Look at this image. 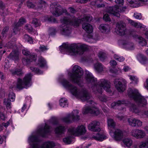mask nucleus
Listing matches in <instances>:
<instances>
[{
	"mask_svg": "<svg viewBox=\"0 0 148 148\" xmlns=\"http://www.w3.org/2000/svg\"><path fill=\"white\" fill-rule=\"evenodd\" d=\"M8 30L9 28L8 27H6L3 29L2 32V34L3 35V37H4V36L5 37L6 36L5 35L6 34V33Z\"/></svg>",
	"mask_w": 148,
	"mask_h": 148,
	"instance_id": "13d9d810",
	"label": "nucleus"
},
{
	"mask_svg": "<svg viewBox=\"0 0 148 148\" xmlns=\"http://www.w3.org/2000/svg\"><path fill=\"white\" fill-rule=\"evenodd\" d=\"M25 22L26 21L25 19L23 18H21L18 21V22L16 25V27L13 29L14 33L16 34V32L18 31V29L17 28V26H21V25L25 23Z\"/></svg>",
	"mask_w": 148,
	"mask_h": 148,
	"instance_id": "473e14b6",
	"label": "nucleus"
},
{
	"mask_svg": "<svg viewBox=\"0 0 148 148\" xmlns=\"http://www.w3.org/2000/svg\"><path fill=\"white\" fill-rule=\"evenodd\" d=\"M82 112L84 114L90 113L95 116H97L100 113L99 110L95 106H85L83 108Z\"/></svg>",
	"mask_w": 148,
	"mask_h": 148,
	"instance_id": "4468645a",
	"label": "nucleus"
},
{
	"mask_svg": "<svg viewBox=\"0 0 148 148\" xmlns=\"http://www.w3.org/2000/svg\"><path fill=\"white\" fill-rule=\"evenodd\" d=\"M123 142L125 146L128 148L130 147L133 144L132 140L128 138H124L123 140Z\"/></svg>",
	"mask_w": 148,
	"mask_h": 148,
	"instance_id": "c756f323",
	"label": "nucleus"
},
{
	"mask_svg": "<svg viewBox=\"0 0 148 148\" xmlns=\"http://www.w3.org/2000/svg\"><path fill=\"white\" fill-rule=\"evenodd\" d=\"M127 82L124 79H116L114 81V84L116 88L120 92H122L125 90L126 86L125 84Z\"/></svg>",
	"mask_w": 148,
	"mask_h": 148,
	"instance_id": "f8f14e48",
	"label": "nucleus"
},
{
	"mask_svg": "<svg viewBox=\"0 0 148 148\" xmlns=\"http://www.w3.org/2000/svg\"><path fill=\"white\" fill-rule=\"evenodd\" d=\"M124 0H115V2L117 4L123 5L124 3Z\"/></svg>",
	"mask_w": 148,
	"mask_h": 148,
	"instance_id": "0e129e2a",
	"label": "nucleus"
},
{
	"mask_svg": "<svg viewBox=\"0 0 148 148\" xmlns=\"http://www.w3.org/2000/svg\"><path fill=\"white\" fill-rule=\"evenodd\" d=\"M66 127L64 125H60L57 126L55 129V133L58 136L64 134L65 132Z\"/></svg>",
	"mask_w": 148,
	"mask_h": 148,
	"instance_id": "aec40b11",
	"label": "nucleus"
},
{
	"mask_svg": "<svg viewBox=\"0 0 148 148\" xmlns=\"http://www.w3.org/2000/svg\"><path fill=\"white\" fill-rule=\"evenodd\" d=\"M19 52L18 49L13 51L10 54L8 58L10 59H12L16 62L19 59Z\"/></svg>",
	"mask_w": 148,
	"mask_h": 148,
	"instance_id": "412c9836",
	"label": "nucleus"
},
{
	"mask_svg": "<svg viewBox=\"0 0 148 148\" xmlns=\"http://www.w3.org/2000/svg\"><path fill=\"white\" fill-rule=\"evenodd\" d=\"M56 32V30L55 28L54 27H51L50 28L49 30V34L51 35H54Z\"/></svg>",
	"mask_w": 148,
	"mask_h": 148,
	"instance_id": "6e6d98bb",
	"label": "nucleus"
},
{
	"mask_svg": "<svg viewBox=\"0 0 148 148\" xmlns=\"http://www.w3.org/2000/svg\"><path fill=\"white\" fill-rule=\"evenodd\" d=\"M103 19L104 20L106 21H110V18L107 14H106L104 15Z\"/></svg>",
	"mask_w": 148,
	"mask_h": 148,
	"instance_id": "680f3d73",
	"label": "nucleus"
},
{
	"mask_svg": "<svg viewBox=\"0 0 148 148\" xmlns=\"http://www.w3.org/2000/svg\"><path fill=\"white\" fill-rule=\"evenodd\" d=\"M69 11L71 13H74L76 12L75 10L72 7H69Z\"/></svg>",
	"mask_w": 148,
	"mask_h": 148,
	"instance_id": "338daca9",
	"label": "nucleus"
},
{
	"mask_svg": "<svg viewBox=\"0 0 148 148\" xmlns=\"http://www.w3.org/2000/svg\"><path fill=\"white\" fill-rule=\"evenodd\" d=\"M82 27L88 33H91L93 31V28L92 26L88 23H83Z\"/></svg>",
	"mask_w": 148,
	"mask_h": 148,
	"instance_id": "4be33fe9",
	"label": "nucleus"
},
{
	"mask_svg": "<svg viewBox=\"0 0 148 148\" xmlns=\"http://www.w3.org/2000/svg\"><path fill=\"white\" fill-rule=\"evenodd\" d=\"M11 101L8 99H5L4 101V104L6 106L7 109L8 110L10 109L11 108Z\"/></svg>",
	"mask_w": 148,
	"mask_h": 148,
	"instance_id": "58836bf2",
	"label": "nucleus"
},
{
	"mask_svg": "<svg viewBox=\"0 0 148 148\" xmlns=\"http://www.w3.org/2000/svg\"><path fill=\"white\" fill-rule=\"evenodd\" d=\"M27 7L29 8H34V5L32 3L28 1L27 2Z\"/></svg>",
	"mask_w": 148,
	"mask_h": 148,
	"instance_id": "e2e57ef3",
	"label": "nucleus"
},
{
	"mask_svg": "<svg viewBox=\"0 0 148 148\" xmlns=\"http://www.w3.org/2000/svg\"><path fill=\"white\" fill-rule=\"evenodd\" d=\"M86 75L87 83L95 92L102 93L103 89L107 92L110 91V83L109 81L102 79L97 82V79L93 77L92 74L88 71H86Z\"/></svg>",
	"mask_w": 148,
	"mask_h": 148,
	"instance_id": "f03ea898",
	"label": "nucleus"
},
{
	"mask_svg": "<svg viewBox=\"0 0 148 148\" xmlns=\"http://www.w3.org/2000/svg\"><path fill=\"white\" fill-rule=\"evenodd\" d=\"M100 31L102 32L107 33L110 31V27L108 25L104 24H101L99 27Z\"/></svg>",
	"mask_w": 148,
	"mask_h": 148,
	"instance_id": "a878e982",
	"label": "nucleus"
},
{
	"mask_svg": "<svg viewBox=\"0 0 148 148\" xmlns=\"http://www.w3.org/2000/svg\"><path fill=\"white\" fill-rule=\"evenodd\" d=\"M85 127L83 125H79L76 128L74 127H70L68 129L69 134L74 136H79L84 134L86 132Z\"/></svg>",
	"mask_w": 148,
	"mask_h": 148,
	"instance_id": "1a4fd4ad",
	"label": "nucleus"
},
{
	"mask_svg": "<svg viewBox=\"0 0 148 148\" xmlns=\"http://www.w3.org/2000/svg\"><path fill=\"white\" fill-rule=\"evenodd\" d=\"M32 24H33L35 27L40 26V21L36 18L33 19L32 22Z\"/></svg>",
	"mask_w": 148,
	"mask_h": 148,
	"instance_id": "a19ab883",
	"label": "nucleus"
},
{
	"mask_svg": "<svg viewBox=\"0 0 148 148\" xmlns=\"http://www.w3.org/2000/svg\"><path fill=\"white\" fill-rule=\"evenodd\" d=\"M131 135L136 138H143L145 136V133L143 131L138 129H135L131 132Z\"/></svg>",
	"mask_w": 148,
	"mask_h": 148,
	"instance_id": "a211bd4d",
	"label": "nucleus"
},
{
	"mask_svg": "<svg viewBox=\"0 0 148 148\" xmlns=\"http://www.w3.org/2000/svg\"><path fill=\"white\" fill-rule=\"evenodd\" d=\"M114 58L115 60L120 62H123L125 60V58L123 57L116 54H114Z\"/></svg>",
	"mask_w": 148,
	"mask_h": 148,
	"instance_id": "49530a36",
	"label": "nucleus"
},
{
	"mask_svg": "<svg viewBox=\"0 0 148 148\" xmlns=\"http://www.w3.org/2000/svg\"><path fill=\"white\" fill-rule=\"evenodd\" d=\"M92 137L96 140L102 141L106 138V136L103 134L98 133L93 135Z\"/></svg>",
	"mask_w": 148,
	"mask_h": 148,
	"instance_id": "bb28decb",
	"label": "nucleus"
},
{
	"mask_svg": "<svg viewBox=\"0 0 148 148\" xmlns=\"http://www.w3.org/2000/svg\"><path fill=\"white\" fill-rule=\"evenodd\" d=\"M129 23L132 25L137 28H139L141 29L145 28V26L140 23H137L135 22L134 21L131 20H128Z\"/></svg>",
	"mask_w": 148,
	"mask_h": 148,
	"instance_id": "7c9ffc66",
	"label": "nucleus"
},
{
	"mask_svg": "<svg viewBox=\"0 0 148 148\" xmlns=\"http://www.w3.org/2000/svg\"><path fill=\"white\" fill-rule=\"evenodd\" d=\"M92 19V17L89 15H84L81 19H78L74 18L72 20H70L66 17H63L60 19L62 23L59 27L61 33L63 35H68L70 34L71 32V29L69 27L68 25L71 24L76 26H78L83 21H90Z\"/></svg>",
	"mask_w": 148,
	"mask_h": 148,
	"instance_id": "20e7f679",
	"label": "nucleus"
},
{
	"mask_svg": "<svg viewBox=\"0 0 148 148\" xmlns=\"http://www.w3.org/2000/svg\"><path fill=\"white\" fill-rule=\"evenodd\" d=\"M99 99L101 101L104 102H106L109 99V98L103 95L100 96Z\"/></svg>",
	"mask_w": 148,
	"mask_h": 148,
	"instance_id": "3c124183",
	"label": "nucleus"
},
{
	"mask_svg": "<svg viewBox=\"0 0 148 148\" xmlns=\"http://www.w3.org/2000/svg\"><path fill=\"white\" fill-rule=\"evenodd\" d=\"M32 76L31 74L29 73L25 76L23 81L18 79L16 85L17 88L21 89L23 88H27L30 86L31 85L30 82Z\"/></svg>",
	"mask_w": 148,
	"mask_h": 148,
	"instance_id": "6e6552de",
	"label": "nucleus"
},
{
	"mask_svg": "<svg viewBox=\"0 0 148 148\" xmlns=\"http://www.w3.org/2000/svg\"><path fill=\"white\" fill-rule=\"evenodd\" d=\"M134 17L136 19H140L142 18V16L140 13L135 12L134 14Z\"/></svg>",
	"mask_w": 148,
	"mask_h": 148,
	"instance_id": "4d7b16f0",
	"label": "nucleus"
},
{
	"mask_svg": "<svg viewBox=\"0 0 148 148\" xmlns=\"http://www.w3.org/2000/svg\"><path fill=\"white\" fill-rule=\"evenodd\" d=\"M40 51L42 52H44L48 49L47 47L44 45L40 46L39 47Z\"/></svg>",
	"mask_w": 148,
	"mask_h": 148,
	"instance_id": "bf43d9fd",
	"label": "nucleus"
},
{
	"mask_svg": "<svg viewBox=\"0 0 148 148\" xmlns=\"http://www.w3.org/2000/svg\"><path fill=\"white\" fill-rule=\"evenodd\" d=\"M28 59L27 58H24L22 59V61L23 64L24 65H27L30 63L33 60V58H29Z\"/></svg>",
	"mask_w": 148,
	"mask_h": 148,
	"instance_id": "e433bc0d",
	"label": "nucleus"
},
{
	"mask_svg": "<svg viewBox=\"0 0 148 148\" xmlns=\"http://www.w3.org/2000/svg\"><path fill=\"white\" fill-rule=\"evenodd\" d=\"M89 47L87 45L83 44L63 43L60 47L61 52L66 51L72 56L82 55Z\"/></svg>",
	"mask_w": 148,
	"mask_h": 148,
	"instance_id": "39448f33",
	"label": "nucleus"
},
{
	"mask_svg": "<svg viewBox=\"0 0 148 148\" xmlns=\"http://www.w3.org/2000/svg\"><path fill=\"white\" fill-rule=\"evenodd\" d=\"M98 56L100 60L101 61H103L106 58V54L101 51L99 52Z\"/></svg>",
	"mask_w": 148,
	"mask_h": 148,
	"instance_id": "a18cd8bd",
	"label": "nucleus"
},
{
	"mask_svg": "<svg viewBox=\"0 0 148 148\" xmlns=\"http://www.w3.org/2000/svg\"><path fill=\"white\" fill-rule=\"evenodd\" d=\"M30 69L33 71H34L37 73L40 74L42 73V71L38 69H37L35 67H31L30 68Z\"/></svg>",
	"mask_w": 148,
	"mask_h": 148,
	"instance_id": "5fc2aeb1",
	"label": "nucleus"
},
{
	"mask_svg": "<svg viewBox=\"0 0 148 148\" xmlns=\"http://www.w3.org/2000/svg\"><path fill=\"white\" fill-rule=\"evenodd\" d=\"M23 54L29 58H33V60L35 61L36 59V55L35 53H31L27 49H24L22 50Z\"/></svg>",
	"mask_w": 148,
	"mask_h": 148,
	"instance_id": "5701e85b",
	"label": "nucleus"
},
{
	"mask_svg": "<svg viewBox=\"0 0 148 148\" xmlns=\"http://www.w3.org/2000/svg\"><path fill=\"white\" fill-rule=\"evenodd\" d=\"M126 8L125 7H124L123 8L122 10H121L119 6L115 5L114 6L108 7L107 8V11L108 13L116 17H119L120 14L119 12L124 11Z\"/></svg>",
	"mask_w": 148,
	"mask_h": 148,
	"instance_id": "ddd939ff",
	"label": "nucleus"
},
{
	"mask_svg": "<svg viewBox=\"0 0 148 148\" xmlns=\"http://www.w3.org/2000/svg\"><path fill=\"white\" fill-rule=\"evenodd\" d=\"M131 4V6L133 7H136V4L137 3L135 0H127Z\"/></svg>",
	"mask_w": 148,
	"mask_h": 148,
	"instance_id": "864d4df0",
	"label": "nucleus"
},
{
	"mask_svg": "<svg viewBox=\"0 0 148 148\" xmlns=\"http://www.w3.org/2000/svg\"><path fill=\"white\" fill-rule=\"evenodd\" d=\"M126 30L125 24L122 22H118L116 24L115 32L117 34L120 35L124 34Z\"/></svg>",
	"mask_w": 148,
	"mask_h": 148,
	"instance_id": "f3484780",
	"label": "nucleus"
},
{
	"mask_svg": "<svg viewBox=\"0 0 148 148\" xmlns=\"http://www.w3.org/2000/svg\"><path fill=\"white\" fill-rule=\"evenodd\" d=\"M15 96L14 94L12 92H10L8 96V99L11 101H13L14 100Z\"/></svg>",
	"mask_w": 148,
	"mask_h": 148,
	"instance_id": "09e8293b",
	"label": "nucleus"
},
{
	"mask_svg": "<svg viewBox=\"0 0 148 148\" xmlns=\"http://www.w3.org/2000/svg\"><path fill=\"white\" fill-rule=\"evenodd\" d=\"M78 114V110H74L71 114L68 115L67 116L63 118L62 120L63 121L66 123H71L74 121L78 120L79 119Z\"/></svg>",
	"mask_w": 148,
	"mask_h": 148,
	"instance_id": "9b49d317",
	"label": "nucleus"
},
{
	"mask_svg": "<svg viewBox=\"0 0 148 148\" xmlns=\"http://www.w3.org/2000/svg\"><path fill=\"white\" fill-rule=\"evenodd\" d=\"M128 122L129 125L132 127H140L142 125V122L140 120L133 118H129Z\"/></svg>",
	"mask_w": 148,
	"mask_h": 148,
	"instance_id": "6ab92c4d",
	"label": "nucleus"
},
{
	"mask_svg": "<svg viewBox=\"0 0 148 148\" xmlns=\"http://www.w3.org/2000/svg\"><path fill=\"white\" fill-rule=\"evenodd\" d=\"M103 0H96L91 2V5L96 7L100 8L104 7V5L102 2Z\"/></svg>",
	"mask_w": 148,
	"mask_h": 148,
	"instance_id": "cd10ccee",
	"label": "nucleus"
},
{
	"mask_svg": "<svg viewBox=\"0 0 148 148\" xmlns=\"http://www.w3.org/2000/svg\"><path fill=\"white\" fill-rule=\"evenodd\" d=\"M126 101H118L116 102H114L111 103V107L113 108H114L115 107L119 106L122 104H126Z\"/></svg>",
	"mask_w": 148,
	"mask_h": 148,
	"instance_id": "72a5a7b5",
	"label": "nucleus"
},
{
	"mask_svg": "<svg viewBox=\"0 0 148 148\" xmlns=\"http://www.w3.org/2000/svg\"><path fill=\"white\" fill-rule=\"evenodd\" d=\"M46 61L42 57H40L38 60V64L41 67L44 66L46 64Z\"/></svg>",
	"mask_w": 148,
	"mask_h": 148,
	"instance_id": "79ce46f5",
	"label": "nucleus"
},
{
	"mask_svg": "<svg viewBox=\"0 0 148 148\" xmlns=\"http://www.w3.org/2000/svg\"><path fill=\"white\" fill-rule=\"evenodd\" d=\"M144 86L148 90V78L147 79L146 82L144 84Z\"/></svg>",
	"mask_w": 148,
	"mask_h": 148,
	"instance_id": "774afa93",
	"label": "nucleus"
},
{
	"mask_svg": "<svg viewBox=\"0 0 148 148\" xmlns=\"http://www.w3.org/2000/svg\"><path fill=\"white\" fill-rule=\"evenodd\" d=\"M90 0H77V2L80 3H85L89 1Z\"/></svg>",
	"mask_w": 148,
	"mask_h": 148,
	"instance_id": "69168bd1",
	"label": "nucleus"
},
{
	"mask_svg": "<svg viewBox=\"0 0 148 148\" xmlns=\"http://www.w3.org/2000/svg\"><path fill=\"white\" fill-rule=\"evenodd\" d=\"M24 38L25 40L28 42L30 43H32L33 42L32 38L30 37L28 35L26 34L25 35Z\"/></svg>",
	"mask_w": 148,
	"mask_h": 148,
	"instance_id": "603ef678",
	"label": "nucleus"
},
{
	"mask_svg": "<svg viewBox=\"0 0 148 148\" xmlns=\"http://www.w3.org/2000/svg\"><path fill=\"white\" fill-rule=\"evenodd\" d=\"M128 76L130 77V79L133 83H134L135 84L137 83L138 79L137 77L135 76L131 75H128Z\"/></svg>",
	"mask_w": 148,
	"mask_h": 148,
	"instance_id": "de8ad7c7",
	"label": "nucleus"
},
{
	"mask_svg": "<svg viewBox=\"0 0 148 148\" xmlns=\"http://www.w3.org/2000/svg\"><path fill=\"white\" fill-rule=\"evenodd\" d=\"M51 132L50 127L46 124L44 127H40L37 132L32 134L28 138L29 143L31 148H53L56 145L55 143L52 141H47L44 143L41 147L38 142L37 136L45 137Z\"/></svg>",
	"mask_w": 148,
	"mask_h": 148,
	"instance_id": "f257e3e1",
	"label": "nucleus"
},
{
	"mask_svg": "<svg viewBox=\"0 0 148 148\" xmlns=\"http://www.w3.org/2000/svg\"><path fill=\"white\" fill-rule=\"evenodd\" d=\"M139 148H148V141L141 142L139 144Z\"/></svg>",
	"mask_w": 148,
	"mask_h": 148,
	"instance_id": "c03bdc74",
	"label": "nucleus"
},
{
	"mask_svg": "<svg viewBox=\"0 0 148 148\" xmlns=\"http://www.w3.org/2000/svg\"><path fill=\"white\" fill-rule=\"evenodd\" d=\"M10 71L13 75H21L23 74V72L20 69H15L14 70H11Z\"/></svg>",
	"mask_w": 148,
	"mask_h": 148,
	"instance_id": "4c0bfd02",
	"label": "nucleus"
},
{
	"mask_svg": "<svg viewBox=\"0 0 148 148\" xmlns=\"http://www.w3.org/2000/svg\"><path fill=\"white\" fill-rule=\"evenodd\" d=\"M123 47L126 49L129 50H133L134 48V44L131 42H125L123 44Z\"/></svg>",
	"mask_w": 148,
	"mask_h": 148,
	"instance_id": "2f4dec72",
	"label": "nucleus"
},
{
	"mask_svg": "<svg viewBox=\"0 0 148 148\" xmlns=\"http://www.w3.org/2000/svg\"><path fill=\"white\" fill-rule=\"evenodd\" d=\"M138 42L140 45L142 46H145L147 44V42L145 39L140 37L138 38Z\"/></svg>",
	"mask_w": 148,
	"mask_h": 148,
	"instance_id": "ea45409f",
	"label": "nucleus"
},
{
	"mask_svg": "<svg viewBox=\"0 0 148 148\" xmlns=\"http://www.w3.org/2000/svg\"><path fill=\"white\" fill-rule=\"evenodd\" d=\"M25 28L29 32H31L32 33H34L35 34H38L36 31H34L32 27L30 25H26L25 26Z\"/></svg>",
	"mask_w": 148,
	"mask_h": 148,
	"instance_id": "37998d69",
	"label": "nucleus"
},
{
	"mask_svg": "<svg viewBox=\"0 0 148 148\" xmlns=\"http://www.w3.org/2000/svg\"><path fill=\"white\" fill-rule=\"evenodd\" d=\"M130 109L132 111L135 113H137L139 112L138 109L136 106L132 104L131 105Z\"/></svg>",
	"mask_w": 148,
	"mask_h": 148,
	"instance_id": "8fccbe9b",
	"label": "nucleus"
},
{
	"mask_svg": "<svg viewBox=\"0 0 148 148\" xmlns=\"http://www.w3.org/2000/svg\"><path fill=\"white\" fill-rule=\"evenodd\" d=\"M100 122L95 120L92 121L88 126V130L93 132H99L101 130Z\"/></svg>",
	"mask_w": 148,
	"mask_h": 148,
	"instance_id": "dca6fc26",
	"label": "nucleus"
},
{
	"mask_svg": "<svg viewBox=\"0 0 148 148\" xmlns=\"http://www.w3.org/2000/svg\"><path fill=\"white\" fill-rule=\"evenodd\" d=\"M59 103L60 106L62 107H65L68 106V103L67 101L65 98H62L60 99Z\"/></svg>",
	"mask_w": 148,
	"mask_h": 148,
	"instance_id": "c9c22d12",
	"label": "nucleus"
},
{
	"mask_svg": "<svg viewBox=\"0 0 148 148\" xmlns=\"http://www.w3.org/2000/svg\"><path fill=\"white\" fill-rule=\"evenodd\" d=\"M74 136L73 135L69 134L68 130L67 132V136L63 139V142L66 144H70L72 142V138Z\"/></svg>",
	"mask_w": 148,
	"mask_h": 148,
	"instance_id": "c85d7f7f",
	"label": "nucleus"
},
{
	"mask_svg": "<svg viewBox=\"0 0 148 148\" xmlns=\"http://www.w3.org/2000/svg\"><path fill=\"white\" fill-rule=\"evenodd\" d=\"M140 62L142 64H145L148 63V59L147 57L142 54H139L137 56Z\"/></svg>",
	"mask_w": 148,
	"mask_h": 148,
	"instance_id": "393cba45",
	"label": "nucleus"
},
{
	"mask_svg": "<svg viewBox=\"0 0 148 148\" xmlns=\"http://www.w3.org/2000/svg\"><path fill=\"white\" fill-rule=\"evenodd\" d=\"M61 83L63 86L69 90L73 95L82 101H86L90 104H93L94 102L91 100V97L86 90H80L76 86L71 84L67 80L63 79Z\"/></svg>",
	"mask_w": 148,
	"mask_h": 148,
	"instance_id": "7ed1b4c3",
	"label": "nucleus"
},
{
	"mask_svg": "<svg viewBox=\"0 0 148 148\" xmlns=\"http://www.w3.org/2000/svg\"><path fill=\"white\" fill-rule=\"evenodd\" d=\"M83 74L82 69L77 65L74 66L72 69V73H69L68 74L70 80L78 85H80V83L82 82V77Z\"/></svg>",
	"mask_w": 148,
	"mask_h": 148,
	"instance_id": "423d86ee",
	"label": "nucleus"
},
{
	"mask_svg": "<svg viewBox=\"0 0 148 148\" xmlns=\"http://www.w3.org/2000/svg\"><path fill=\"white\" fill-rule=\"evenodd\" d=\"M129 97L134 100L138 104L141 106H143L147 104V101L139 93L138 91L135 89L129 88L128 90Z\"/></svg>",
	"mask_w": 148,
	"mask_h": 148,
	"instance_id": "0eeeda50",
	"label": "nucleus"
},
{
	"mask_svg": "<svg viewBox=\"0 0 148 148\" xmlns=\"http://www.w3.org/2000/svg\"><path fill=\"white\" fill-rule=\"evenodd\" d=\"M50 10L53 14L56 16H59L64 13L66 12L58 3H52L50 6Z\"/></svg>",
	"mask_w": 148,
	"mask_h": 148,
	"instance_id": "9d476101",
	"label": "nucleus"
},
{
	"mask_svg": "<svg viewBox=\"0 0 148 148\" xmlns=\"http://www.w3.org/2000/svg\"><path fill=\"white\" fill-rule=\"evenodd\" d=\"M94 68L97 72L100 73L104 71L105 68L101 63L97 62L94 64Z\"/></svg>",
	"mask_w": 148,
	"mask_h": 148,
	"instance_id": "b1692460",
	"label": "nucleus"
},
{
	"mask_svg": "<svg viewBox=\"0 0 148 148\" xmlns=\"http://www.w3.org/2000/svg\"><path fill=\"white\" fill-rule=\"evenodd\" d=\"M14 44V42H9L7 44V47L8 48H11L14 47V46H13V45Z\"/></svg>",
	"mask_w": 148,
	"mask_h": 148,
	"instance_id": "052dcab7",
	"label": "nucleus"
},
{
	"mask_svg": "<svg viewBox=\"0 0 148 148\" xmlns=\"http://www.w3.org/2000/svg\"><path fill=\"white\" fill-rule=\"evenodd\" d=\"M110 133L111 137L115 140L120 141L123 138V132L121 130L117 129L114 132L110 131Z\"/></svg>",
	"mask_w": 148,
	"mask_h": 148,
	"instance_id": "2eb2a0df",
	"label": "nucleus"
},
{
	"mask_svg": "<svg viewBox=\"0 0 148 148\" xmlns=\"http://www.w3.org/2000/svg\"><path fill=\"white\" fill-rule=\"evenodd\" d=\"M107 122L109 129L110 130L111 128H114L115 127V123L112 119H108Z\"/></svg>",
	"mask_w": 148,
	"mask_h": 148,
	"instance_id": "f704fd0d",
	"label": "nucleus"
}]
</instances>
